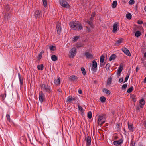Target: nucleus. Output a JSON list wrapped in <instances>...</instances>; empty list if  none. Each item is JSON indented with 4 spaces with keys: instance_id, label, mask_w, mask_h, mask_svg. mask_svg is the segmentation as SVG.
Wrapping results in <instances>:
<instances>
[{
    "instance_id": "nucleus-48",
    "label": "nucleus",
    "mask_w": 146,
    "mask_h": 146,
    "mask_svg": "<svg viewBox=\"0 0 146 146\" xmlns=\"http://www.w3.org/2000/svg\"><path fill=\"white\" fill-rule=\"evenodd\" d=\"M129 76V74H128V75L126 76V77L125 78V80L124 82V83H125V82L127 81L128 79Z\"/></svg>"
},
{
    "instance_id": "nucleus-59",
    "label": "nucleus",
    "mask_w": 146,
    "mask_h": 146,
    "mask_svg": "<svg viewBox=\"0 0 146 146\" xmlns=\"http://www.w3.org/2000/svg\"><path fill=\"white\" fill-rule=\"evenodd\" d=\"M144 126L145 128L146 127V121H145L144 122Z\"/></svg>"
},
{
    "instance_id": "nucleus-4",
    "label": "nucleus",
    "mask_w": 146,
    "mask_h": 146,
    "mask_svg": "<svg viewBox=\"0 0 146 146\" xmlns=\"http://www.w3.org/2000/svg\"><path fill=\"white\" fill-rule=\"evenodd\" d=\"M59 2L60 5L64 8H67L70 6L68 3L65 0H59Z\"/></svg>"
},
{
    "instance_id": "nucleus-47",
    "label": "nucleus",
    "mask_w": 146,
    "mask_h": 146,
    "mask_svg": "<svg viewBox=\"0 0 146 146\" xmlns=\"http://www.w3.org/2000/svg\"><path fill=\"white\" fill-rule=\"evenodd\" d=\"M100 66L101 67L103 68L104 67V65L105 64V63L104 62H100Z\"/></svg>"
},
{
    "instance_id": "nucleus-51",
    "label": "nucleus",
    "mask_w": 146,
    "mask_h": 146,
    "mask_svg": "<svg viewBox=\"0 0 146 146\" xmlns=\"http://www.w3.org/2000/svg\"><path fill=\"white\" fill-rule=\"evenodd\" d=\"M131 146H135V143L132 141V140L131 141Z\"/></svg>"
},
{
    "instance_id": "nucleus-62",
    "label": "nucleus",
    "mask_w": 146,
    "mask_h": 146,
    "mask_svg": "<svg viewBox=\"0 0 146 146\" xmlns=\"http://www.w3.org/2000/svg\"><path fill=\"white\" fill-rule=\"evenodd\" d=\"M123 131L125 134L127 133V131H126L125 129L124 128H123Z\"/></svg>"
},
{
    "instance_id": "nucleus-36",
    "label": "nucleus",
    "mask_w": 146,
    "mask_h": 146,
    "mask_svg": "<svg viewBox=\"0 0 146 146\" xmlns=\"http://www.w3.org/2000/svg\"><path fill=\"white\" fill-rule=\"evenodd\" d=\"M105 58L104 55H102L100 57V62H103L104 61V60Z\"/></svg>"
},
{
    "instance_id": "nucleus-58",
    "label": "nucleus",
    "mask_w": 146,
    "mask_h": 146,
    "mask_svg": "<svg viewBox=\"0 0 146 146\" xmlns=\"http://www.w3.org/2000/svg\"><path fill=\"white\" fill-rule=\"evenodd\" d=\"M93 17H90V18L89 20L90 21H91L92 22V21H93Z\"/></svg>"
},
{
    "instance_id": "nucleus-12",
    "label": "nucleus",
    "mask_w": 146,
    "mask_h": 146,
    "mask_svg": "<svg viewBox=\"0 0 146 146\" xmlns=\"http://www.w3.org/2000/svg\"><path fill=\"white\" fill-rule=\"evenodd\" d=\"M42 15V14L41 11H39V10H36L35 12L34 15L36 18H40Z\"/></svg>"
},
{
    "instance_id": "nucleus-19",
    "label": "nucleus",
    "mask_w": 146,
    "mask_h": 146,
    "mask_svg": "<svg viewBox=\"0 0 146 146\" xmlns=\"http://www.w3.org/2000/svg\"><path fill=\"white\" fill-rule=\"evenodd\" d=\"M85 55L87 58H91L93 57V56L89 52H86Z\"/></svg>"
},
{
    "instance_id": "nucleus-38",
    "label": "nucleus",
    "mask_w": 146,
    "mask_h": 146,
    "mask_svg": "<svg viewBox=\"0 0 146 146\" xmlns=\"http://www.w3.org/2000/svg\"><path fill=\"white\" fill-rule=\"evenodd\" d=\"M42 1L44 6L45 7H46L47 5V0H42Z\"/></svg>"
},
{
    "instance_id": "nucleus-33",
    "label": "nucleus",
    "mask_w": 146,
    "mask_h": 146,
    "mask_svg": "<svg viewBox=\"0 0 146 146\" xmlns=\"http://www.w3.org/2000/svg\"><path fill=\"white\" fill-rule=\"evenodd\" d=\"M49 49L51 50L54 51L56 49V48L52 45H50L49 46Z\"/></svg>"
},
{
    "instance_id": "nucleus-1",
    "label": "nucleus",
    "mask_w": 146,
    "mask_h": 146,
    "mask_svg": "<svg viewBox=\"0 0 146 146\" xmlns=\"http://www.w3.org/2000/svg\"><path fill=\"white\" fill-rule=\"evenodd\" d=\"M70 26L73 30H81L82 26L81 24L78 21H72L70 23Z\"/></svg>"
},
{
    "instance_id": "nucleus-53",
    "label": "nucleus",
    "mask_w": 146,
    "mask_h": 146,
    "mask_svg": "<svg viewBox=\"0 0 146 146\" xmlns=\"http://www.w3.org/2000/svg\"><path fill=\"white\" fill-rule=\"evenodd\" d=\"M123 81V78H120V79H119V82L121 83Z\"/></svg>"
},
{
    "instance_id": "nucleus-28",
    "label": "nucleus",
    "mask_w": 146,
    "mask_h": 146,
    "mask_svg": "<svg viewBox=\"0 0 146 146\" xmlns=\"http://www.w3.org/2000/svg\"><path fill=\"white\" fill-rule=\"evenodd\" d=\"M133 89L134 88L133 86H131L127 90V92L128 93H130L133 90Z\"/></svg>"
},
{
    "instance_id": "nucleus-14",
    "label": "nucleus",
    "mask_w": 146,
    "mask_h": 146,
    "mask_svg": "<svg viewBox=\"0 0 146 146\" xmlns=\"http://www.w3.org/2000/svg\"><path fill=\"white\" fill-rule=\"evenodd\" d=\"M123 142V140L122 139H121L118 141H114L113 143L115 145L118 146L121 144Z\"/></svg>"
},
{
    "instance_id": "nucleus-60",
    "label": "nucleus",
    "mask_w": 146,
    "mask_h": 146,
    "mask_svg": "<svg viewBox=\"0 0 146 146\" xmlns=\"http://www.w3.org/2000/svg\"><path fill=\"white\" fill-rule=\"evenodd\" d=\"M5 16L6 18V15H7V19H9V18L8 17V16H9V14L8 13H6L5 14Z\"/></svg>"
},
{
    "instance_id": "nucleus-5",
    "label": "nucleus",
    "mask_w": 146,
    "mask_h": 146,
    "mask_svg": "<svg viewBox=\"0 0 146 146\" xmlns=\"http://www.w3.org/2000/svg\"><path fill=\"white\" fill-rule=\"evenodd\" d=\"M105 122V120L104 119L103 116L100 115L98 116V123L100 126L104 123Z\"/></svg>"
},
{
    "instance_id": "nucleus-31",
    "label": "nucleus",
    "mask_w": 146,
    "mask_h": 146,
    "mask_svg": "<svg viewBox=\"0 0 146 146\" xmlns=\"http://www.w3.org/2000/svg\"><path fill=\"white\" fill-rule=\"evenodd\" d=\"M86 22L88 23L90 26L92 28L93 26V24L92 23V22L91 21H90L89 20H87L86 21Z\"/></svg>"
},
{
    "instance_id": "nucleus-17",
    "label": "nucleus",
    "mask_w": 146,
    "mask_h": 146,
    "mask_svg": "<svg viewBox=\"0 0 146 146\" xmlns=\"http://www.w3.org/2000/svg\"><path fill=\"white\" fill-rule=\"evenodd\" d=\"M78 77L76 76L72 75L69 78V80L71 81L72 82H74L78 79Z\"/></svg>"
},
{
    "instance_id": "nucleus-25",
    "label": "nucleus",
    "mask_w": 146,
    "mask_h": 146,
    "mask_svg": "<svg viewBox=\"0 0 146 146\" xmlns=\"http://www.w3.org/2000/svg\"><path fill=\"white\" fill-rule=\"evenodd\" d=\"M131 100L134 102H135L137 100L136 98V96L134 94L132 95L131 96Z\"/></svg>"
},
{
    "instance_id": "nucleus-21",
    "label": "nucleus",
    "mask_w": 146,
    "mask_h": 146,
    "mask_svg": "<svg viewBox=\"0 0 146 146\" xmlns=\"http://www.w3.org/2000/svg\"><path fill=\"white\" fill-rule=\"evenodd\" d=\"M18 75L20 83L21 85H22L23 83V77L20 75V74H18Z\"/></svg>"
},
{
    "instance_id": "nucleus-30",
    "label": "nucleus",
    "mask_w": 146,
    "mask_h": 146,
    "mask_svg": "<svg viewBox=\"0 0 146 146\" xmlns=\"http://www.w3.org/2000/svg\"><path fill=\"white\" fill-rule=\"evenodd\" d=\"M117 5V1H115L113 2V3H112V8H115Z\"/></svg>"
},
{
    "instance_id": "nucleus-50",
    "label": "nucleus",
    "mask_w": 146,
    "mask_h": 146,
    "mask_svg": "<svg viewBox=\"0 0 146 146\" xmlns=\"http://www.w3.org/2000/svg\"><path fill=\"white\" fill-rule=\"evenodd\" d=\"M137 23L139 24H142L143 23V22L142 21L139 20L137 21Z\"/></svg>"
},
{
    "instance_id": "nucleus-42",
    "label": "nucleus",
    "mask_w": 146,
    "mask_h": 146,
    "mask_svg": "<svg viewBox=\"0 0 146 146\" xmlns=\"http://www.w3.org/2000/svg\"><path fill=\"white\" fill-rule=\"evenodd\" d=\"M60 80L59 78H58L55 81L54 83L56 85H58L60 83Z\"/></svg>"
},
{
    "instance_id": "nucleus-7",
    "label": "nucleus",
    "mask_w": 146,
    "mask_h": 146,
    "mask_svg": "<svg viewBox=\"0 0 146 146\" xmlns=\"http://www.w3.org/2000/svg\"><path fill=\"white\" fill-rule=\"evenodd\" d=\"M45 99V95L42 91L39 92V100L42 103Z\"/></svg>"
},
{
    "instance_id": "nucleus-10",
    "label": "nucleus",
    "mask_w": 146,
    "mask_h": 146,
    "mask_svg": "<svg viewBox=\"0 0 146 146\" xmlns=\"http://www.w3.org/2000/svg\"><path fill=\"white\" fill-rule=\"evenodd\" d=\"M60 25L61 24L59 22L57 23L56 29H57V33L58 34H60L61 32L62 28Z\"/></svg>"
},
{
    "instance_id": "nucleus-37",
    "label": "nucleus",
    "mask_w": 146,
    "mask_h": 146,
    "mask_svg": "<svg viewBox=\"0 0 146 146\" xmlns=\"http://www.w3.org/2000/svg\"><path fill=\"white\" fill-rule=\"evenodd\" d=\"M78 107L79 110L82 113H83L84 111V110L82 107L80 105H78Z\"/></svg>"
},
{
    "instance_id": "nucleus-54",
    "label": "nucleus",
    "mask_w": 146,
    "mask_h": 146,
    "mask_svg": "<svg viewBox=\"0 0 146 146\" xmlns=\"http://www.w3.org/2000/svg\"><path fill=\"white\" fill-rule=\"evenodd\" d=\"M78 92L80 94H82V91L80 89H79L78 90Z\"/></svg>"
},
{
    "instance_id": "nucleus-43",
    "label": "nucleus",
    "mask_w": 146,
    "mask_h": 146,
    "mask_svg": "<svg viewBox=\"0 0 146 146\" xmlns=\"http://www.w3.org/2000/svg\"><path fill=\"white\" fill-rule=\"evenodd\" d=\"M110 67V64L109 63L107 64L105 68L106 70L107 71H108L109 69V68Z\"/></svg>"
},
{
    "instance_id": "nucleus-34",
    "label": "nucleus",
    "mask_w": 146,
    "mask_h": 146,
    "mask_svg": "<svg viewBox=\"0 0 146 146\" xmlns=\"http://www.w3.org/2000/svg\"><path fill=\"white\" fill-rule=\"evenodd\" d=\"M87 117L89 119H91L92 117V113L91 111L88 112Z\"/></svg>"
},
{
    "instance_id": "nucleus-61",
    "label": "nucleus",
    "mask_w": 146,
    "mask_h": 146,
    "mask_svg": "<svg viewBox=\"0 0 146 146\" xmlns=\"http://www.w3.org/2000/svg\"><path fill=\"white\" fill-rule=\"evenodd\" d=\"M86 28L87 29V30L88 31H90V28H88V27L86 26Z\"/></svg>"
},
{
    "instance_id": "nucleus-20",
    "label": "nucleus",
    "mask_w": 146,
    "mask_h": 146,
    "mask_svg": "<svg viewBox=\"0 0 146 146\" xmlns=\"http://www.w3.org/2000/svg\"><path fill=\"white\" fill-rule=\"evenodd\" d=\"M123 39L122 38H120L119 40L115 41V44L116 45H119L122 42Z\"/></svg>"
},
{
    "instance_id": "nucleus-15",
    "label": "nucleus",
    "mask_w": 146,
    "mask_h": 146,
    "mask_svg": "<svg viewBox=\"0 0 146 146\" xmlns=\"http://www.w3.org/2000/svg\"><path fill=\"white\" fill-rule=\"evenodd\" d=\"M112 80V78L111 76L109 77L107 80L106 86L110 85L111 83Z\"/></svg>"
},
{
    "instance_id": "nucleus-29",
    "label": "nucleus",
    "mask_w": 146,
    "mask_h": 146,
    "mask_svg": "<svg viewBox=\"0 0 146 146\" xmlns=\"http://www.w3.org/2000/svg\"><path fill=\"white\" fill-rule=\"evenodd\" d=\"M141 32L140 31H136L135 34V35L136 37H139L141 35Z\"/></svg>"
},
{
    "instance_id": "nucleus-64",
    "label": "nucleus",
    "mask_w": 146,
    "mask_h": 146,
    "mask_svg": "<svg viewBox=\"0 0 146 146\" xmlns=\"http://www.w3.org/2000/svg\"><path fill=\"white\" fill-rule=\"evenodd\" d=\"M144 56L146 57V52L144 54Z\"/></svg>"
},
{
    "instance_id": "nucleus-40",
    "label": "nucleus",
    "mask_w": 146,
    "mask_h": 146,
    "mask_svg": "<svg viewBox=\"0 0 146 146\" xmlns=\"http://www.w3.org/2000/svg\"><path fill=\"white\" fill-rule=\"evenodd\" d=\"M83 44L82 43H79L76 44V47L77 48H80L83 46Z\"/></svg>"
},
{
    "instance_id": "nucleus-8",
    "label": "nucleus",
    "mask_w": 146,
    "mask_h": 146,
    "mask_svg": "<svg viewBox=\"0 0 146 146\" xmlns=\"http://www.w3.org/2000/svg\"><path fill=\"white\" fill-rule=\"evenodd\" d=\"M85 141H86V146H90L91 145V138L90 137L88 136L85 138Z\"/></svg>"
},
{
    "instance_id": "nucleus-46",
    "label": "nucleus",
    "mask_w": 146,
    "mask_h": 146,
    "mask_svg": "<svg viewBox=\"0 0 146 146\" xmlns=\"http://www.w3.org/2000/svg\"><path fill=\"white\" fill-rule=\"evenodd\" d=\"M6 117L7 119V120L9 122H10V115L9 114H7Z\"/></svg>"
},
{
    "instance_id": "nucleus-16",
    "label": "nucleus",
    "mask_w": 146,
    "mask_h": 146,
    "mask_svg": "<svg viewBox=\"0 0 146 146\" xmlns=\"http://www.w3.org/2000/svg\"><path fill=\"white\" fill-rule=\"evenodd\" d=\"M128 128L131 132H133L134 130V127L133 124H130L129 122L127 123Z\"/></svg>"
},
{
    "instance_id": "nucleus-27",
    "label": "nucleus",
    "mask_w": 146,
    "mask_h": 146,
    "mask_svg": "<svg viewBox=\"0 0 146 146\" xmlns=\"http://www.w3.org/2000/svg\"><path fill=\"white\" fill-rule=\"evenodd\" d=\"M52 60L54 61H56L57 60V57L55 55H53L51 57Z\"/></svg>"
},
{
    "instance_id": "nucleus-6",
    "label": "nucleus",
    "mask_w": 146,
    "mask_h": 146,
    "mask_svg": "<svg viewBox=\"0 0 146 146\" xmlns=\"http://www.w3.org/2000/svg\"><path fill=\"white\" fill-rule=\"evenodd\" d=\"M97 63L95 60L92 61V66L91 68V70L93 72H96L97 70Z\"/></svg>"
},
{
    "instance_id": "nucleus-26",
    "label": "nucleus",
    "mask_w": 146,
    "mask_h": 146,
    "mask_svg": "<svg viewBox=\"0 0 146 146\" xmlns=\"http://www.w3.org/2000/svg\"><path fill=\"white\" fill-rule=\"evenodd\" d=\"M106 99L105 97L104 96H102L100 98V100L102 103L105 102L106 101Z\"/></svg>"
},
{
    "instance_id": "nucleus-44",
    "label": "nucleus",
    "mask_w": 146,
    "mask_h": 146,
    "mask_svg": "<svg viewBox=\"0 0 146 146\" xmlns=\"http://www.w3.org/2000/svg\"><path fill=\"white\" fill-rule=\"evenodd\" d=\"M135 3L134 0H130L129 2V3L130 5L134 4Z\"/></svg>"
},
{
    "instance_id": "nucleus-13",
    "label": "nucleus",
    "mask_w": 146,
    "mask_h": 146,
    "mask_svg": "<svg viewBox=\"0 0 146 146\" xmlns=\"http://www.w3.org/2000/svg\"><path fill=\"white\" fill-rule=\"evenodd\" d=\"M76 100L75 97H73L72 96H70L68 97L66 100V102H67L68 104H69L71 103L72 101H75Z\"/></svg>"
},
{
    "instance_id": "nucleus-18",
    "label": "nucleus",
    "mask_w": 146,
    "mask_h": 146,
    "mask_svg": "<svg viewBox=\"0 0 146 146\" xmlns=\"http://www.w3.org/2000/svg\"><path fill=\"white\" fill-rule=\"evenodd\" d=\"M139 103L141 104L140 106V107L141 108H143V105L145 104V101L143 98H142L140 100Z\"/></svg>"
},
{
    "instance_id": "nucleus-49",
    "label": "nucleus",
    "mask_w": 146,
    "mask_h": 146,
    "mask_svg": "<svg viewBox=\"0 0 146 146\" xmlns=\"http://www.w3.org/2000/svg\"><path fill=\"white\" fill-rule=\"evenodd\" d=\"M81 70L82 73H86V70L84 68L82 67L81 68Z\"/></svg>"
},
{
    "instance_id": "nucleus-32",
    "label": "nucleus",
    "mask_w": 146,
    "mask_h": 146,
    "mask_svg": "<svg viewBox=\"0 0 146 146\" xmlns=\"http://www.w3.org/2000/svg\"><path fill=\"white\" fill-rule=\"evenodd\" d=\"M126 18L128 19H130L132 17V15L130 13L127 14L126 15Z\"/></svg>"
},
{
    "instance_id": "nucleus-55",
    "label": "nucleus",
    "mask_w": 146,
    "mask_h": 146,
    "mask_svg": "<svg viewBox=\"0 0 146 146\" xmlns=\"http://www.w3.org/2000/svg\"><path fill=\"white\" fill-rule=\"evenodd\" d=\"M95 12H93L91 14V17H93L95 16Z\"/></svg>"
},
{
    "instance_id": "nucleus-24",
    "label": "nucleus",
    "mask_w": 146,
    "mask_h": 146,
    "mask_svg": "<svg viewBox=\"0 0 146 146\" xmlns=\"http://www.w3.org/2000/svg\"><path fill=\"white\" fill-rule=\"evenodd\" d=\"M117 56L115 54H112L110 57L109 60L110 61H112L115 60Z\"/></svg>"
},
{
    "instance_id": "nucleus-41",
    "label": "nucleus",
    "mask_w": 146,
    "mask_h": 146,
    "mask_svg": "<svg viewBox=\"0 0 146 146\" xmlns=\"http://www.w3.org/2000/svg\"><path fill=\"white\" fill-rule=\"evenodd\" d=\"M127 84H124L123 85V86L122 87V88H121L123 90L125 89L127 87Z\"/></svg>"
},
{
    "instance_id": "nucleus-9",
    "label": "nucleus",
    "mask_w": 146,
    "mask_h": 146,
    "mask_svg": "<svg viewBox=\"0 0 146 146\" xmlns=\"http://www.w3.org/2000/svg\"><path fill=\"white\" fill-rule=\"evenodd\" d=\"M119 23L117 22H115L113 25V29L112 30V32L113 33H115L116 32L118 29V27H119ZM119 29V28H118Z\"/></svg>"
},
{
    "instance_id": "nucleus-56",
    "label": "nucleus",
    "mask_w": 146,
    "mask_h": 146,
    "mask_svg": "<svg viewBox=\"0 0 146 146\" xmlns=\"http://www.w3.org/2000/svg\"><path fill=\"white\" fill-rule=\"evenodd\" d=\"M135 109L136 110H139L140 108L139 106H137L136 107Z\"/></svg>"
},
{
    "instance_id": "nucleus-39",
    "label": "nucleus",
    "mask_w": 146,
    "mask_h": 146,
    "mask_svg": "<svg viewBox=\"0 0 146 146\" xmlns=\"http://www.w3.org/2000/svg\"><path fill=\"white\" fill-rule=\"evenodd\" d=\"M44 53L43 51H42L38 55V58L39 59H41L42 57V54Z\"/></svg>"
},
{
    "instance_id": "nucleus-63",
    "label": "nucleus",
    "mask_w": 146,
    "mask_h": 146,
    "mask_svg": "<svg viewBox=\"0 0 146 146\" xmlns=\"http://www.w3.org/2000/svg\"><path fill=\"white\" fill-rule=\"evenodd\" d=\"M139 68L137 67L136 68V72H137V71L139 70Z\"/></svg>"
},
{
    "instance_id": "nucleus-57",
    "label": "nucleus",
    "mask_w": 146,
    "mask_h": 146,
    "mask_svg": "<svg viewBox=\"0 0 146 146\" xmlns=\"http://www.w3.org/2000/svg\"><path fill=\"white\" fill-rule=\"evenodd\" d=\"M116 126L117 129H119L120 125L119 123L116 124Z\"/></svg>"
},
{
    "instance_id": "nucleus-52",
    "label": "nucleus",
    "mask_w": 146,
    "mask_h": 146,
    "mask_svg": "<svg viewBox=\"0 0 146 146\" xmlns=\"http://www.w3.org/2000/svg\"><path fill=\"white\" fill-rule=\"evenodd\" d=\"M79 37L78 36H76L74 37L73 38V41H76L78 39Z\"/></svg>"
},
{
    "instance_id": "nucleus-2",
    "label": "nucleus",
    "mask_w": 146,
    "mask_h": 146,
    "mask_svg": "<svg viewBox=\"0 0 146 146\" xmlns=\"http://www.w3.org/2000/svg\"><path fill=\"white\" fill-rule=\"evenodd\" d=\"M41 88L44 92L50 94L52 92L50 87L48 84H42Z\"/></svg>"
},
{
    "instance_id": "nucleus-35",
    "label": "nucleus",
    "mask_w": 146,
    "mask_h": 146,
    "mask_svg": "<svg viewBox=\"0 0 146 146\" xmlns=\"http://www.w3.org/2000/svg\"><path fill=\"white\" fill-rule=\"evenodd\" d=\"M37 68L39 70H42L43 69V64H41V65H38L37 66Z\"/></svg>"
},
{
    "instance_id": "nucleus-22",
    "label": "nucleus",
    "mask_w": 146,
    "mask_h": 146,
    "mask_svg": "<svg viewBox=\"0 0 146 146\" xmlns=\"http://www.w3.org/2000/svg\"><path fill=\"white\" fill-rule=\"evenodd\" d=\"M123 66L121 64L118 68L117 73H121L123 70Z\"/></svg>"
},
{
    "instance_id": "nucleus-11",
    "label": "nucleus",
    "mask_w": 146,
    "mask_h": 146,
    "mask_svg": "<svg viewBox=\"0 0 146 146\" xmlns=\"http://www.w3.org/2000/svg\"><path fill=\"white\" fill-rule=\"evenodd\" d=\"M121 50L126 55L130 56L131 54H130L129 50L125 48H122Z\"/></svg>"
},
{
    "instance_id": "nucleus-45",
    "label": "nucleus",
    "mask_w": 146,
    "mask_h": 146,
    "mask_svg": "<svg viewBox=\"0 0 146 146\" xmlns=\"http://www.w3.org/2000/svg\"><path fill=\"white\" fill-rule=\"evenodd\" d=\"M4 8L7 11H8L10 9V8H9L8 5H6L5 6V7Z\"/></svg>"
},
{
    "instance_id": "nucleus-3",
    "label": "nucleus",
    "mask_w": 146,
    "mask_h": 146,
    "mask_svg": "<svg viewBox=\"0 0 146 146\" xmlns=\"http://www.w3.org/2000/svg\"><path fill=\"white\" fill-rule=\"evenodd\" d=\"M76 48L75 47H73L69 51V56L70 58H74L76 55L77 50Z\"/></svg>"
},
{
    "instance_id": "nucleus-23",
    "label": "nucleus",
    "mask_w": 146,
    "mask_h": 146,
    "mask_svg": "<svg viewBox=\"0 0 146 146\" xmlns=\"http://www.w3.org/2000/svg\"><path fill=\"white\" fill-rule=\"evenodd\" d=\"M103 92L109 95L111 94V92L110 90L106 88H104L103 89Z\"/></svg>"
}]
</instances>
